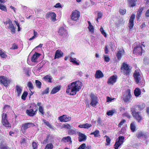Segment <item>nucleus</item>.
<instances>
[{
	"mask_svg": "<svg viewBox=\"0 0 149 149\" xmlns=\"http://www.w3.org/2000/svg\"><path fill=\"white\" fill-rule=\"evenodd\" d=\"M125 120H123L119 124L118 126L119 127H121V126L125 123Z\"/></svg>",
	"mask_w": 149,
	"mask_h": 149,
	"instance_id": "nucleus-59",
	"label": "nucleus"
},
{
	"mask_svg": "<svg viewBox=\"0 0 149 149\" xmlns=\"http://www.w3.org/2000/svg\"><path fill=\"white\" fill-rule=\"evenodd\" d=\"M84 124V128L88 129L90 127H91L92 125L91 124L88 123H85Z\"/></svg>",
	"mask_w": 149,
	"mask_h": 149,
	"instance_id": "nucleus-54",
	"label": "nucleus"
},
{
	"mask_svg": "<svg viewBox=\"0 0 149 149\" xmlns=\"http://www.w3.org/2000/svg\"><path fill=\"white\" fill-rule=\"evenodd\" d=\"M53 148V146L52 143L48 144L46 146L45 149H52Z\"/></svg>",
	"mask_w": 149,
	"mask_h": 149,
	"instance_id": "nucleus-37",
	"label": "nucleus"
},
{
	"mask_svg": "<svg viewBox=\"0 0 149 149\" xmlns=\"http://www.w3.org/2000/svg\"><path fill=\"white\" fill-rule=\"evenodd\" d=\"M133 76L136 84H139L140 85H144L145 82L144 80H141V77L138 70H135Z\"/></svg>",
	"mask_w": 149,
	"mask_h": 149,
	"instance_id": "nucleus-2",
	"label": "nucleus"
},
{
	"mask_svg": "<svg viewBox=\"0 0 149 149\" xmlns=\"http://www.w3.org/2000/svg\"><path fill=\"white\" fill-rule=\"evenodd\" d=\"M117 77L114 75L112 76L109 78L107 81L108 84H113L116 81L117 79Z\"/></svg>",
	"mask_w": 149,
	"mask_h": 149,
	"instance_id": "nucleus-16",
	"label": "nucleus"
},
{
	"mask_svg": "<svg viewBox=\"0 0 149 149\" xmlns=\"http://www.w3.org/2000/svg\"><path fill=\"white\" fill-rule=\"evenodd\" d=\"M100 30L101 32V33L105 37H106V34L104 32V30L103 29V28L102 27H101L100 29Z\"/></svg>",
	"mask_w": 149,
	"mask_h": 149,
	"instance_id": "nucleus-48",
	"label": "nucleus"
},
{
	"mask_svg": "<svg viewBox=\"0 0 149 149\" xmlns=\"http://www.w3.org/2000/svg\"><path fill=\"white\" fill-rule=\"evenodd\" d=\"M136 136L137 138L139 139L143 138L144 139H146L148 137L146 133L144 132H143L142 131L138 132L136 134Z\"/></svg>",
	"mask_w": 149,
	"mask_h": 149,
	"instance_id": "nucleus-12",
	"label": "nucleus"
},
{
	"mask_svg": "<svg viewBox=\"0 0 149 149\" xmlns=\"http://www.w3.org/2000/svg\"><path fill=\"white\" fill-rule=\"evenodd\" d=\"M143 46L144 47V45L143 44H139V45L135 47L133 50V53L135 54L136 55H141L142 53L143 52V50L142 49V46Z\"/></svg>",
	"mask_w": 149,
	"mask_h": 149,
	"instance_id": "nucleus-4",
	"label": "nucleus"
},
{
	"mask_svg": "<svg viewBox=\"0 0 149 149\" xmlns=\"http://www.w3.org/2000/svg\"><path fill=\"white\" fill-rule=\"evenodd\" d=\"M43 79L45 80V81L47 82L50 83L52 82V76L49 75H46L44 77Z\"/></svg>",
	"mask_w": 149,
	"mask_h": 149,
	"instance_id": "nucleus-23",
	"label": "nucleus"
},
{
	"mask_svg": "<svg viewBox=\"0 0 149 149\" xmlns=\"http://www.w3.org/2000/svg\"><path fill=\"white\" fill-rule=\"evenodd\" d=\"M127 95L124 98V100L125 102L128 101L130 100V97H131V95L130 94V91H128L126 92Z\"/></svg>",
	"mask_w": 149,
	"mask_h": 149,
	"instance_id": "nucleus-20",
	"label": "nucleus"
},
{
	"mask_svg": "<svg viewBox=\"0 0 149 149\" xmlns=\"http://www.w3.org/2000/svg\"><path fill=\"white\" fill-rule=\"evenodd\" d=\"M119 12L120 14L122 15H124L126 13V10L125 9H120L119 10Z\"/></svg>",
	"mask_w": 149,
	"mask_h": 149,
	"instance_id": "nucleus-45",
	"label": "nucleus"
},
{
	"mask_svg": "<svg viewBox=\"0 0 149 149\" xmlns=\"http://www.w3.org/2000/svg\"><path fill=\"white\" fill-rule=\"evenodd\" d=\"M145 106V104H142L139 105H136L135 106V108H133L134 109L136 110H141L143 109Z\"/></svg>",
	"mask_w": 149,
	"mask_h": 149,
	"instance_id": "nucleus-22",
	"label": "nucleus"
},
{
	"mask_svg": "<svg viewBox=\"0 0 149 149\" xmlns=\"http://www.w3.org/2000/svg\"><path fill=\"white\" fill-rule=\"evenodd\" d=\"M2 123L3 125L6 127H11L10 123L7 120H4L2 122Z\"/></svg>",
	"mask_w": 149,
	"mask_h": 149,
	"instance_id": "nucleus-29",
	"label": "nucleus"
},
{
	"mask_svg": "<svg viewBox=\"0 0 149 149\" xmlns=\"http://www.w3.org/2000/svg\"><path fill=\"white\" fill-rule=\"evenodd\" d=\"M78 132L77 131V130L73 128L72 129H70L68 131V133L70 135H73L75 134L77 132Z\"/></svg>",
	"mask_w": 149,
	"mask_h": 149,
	"instance_id": "nucleus-27",
	"label": "nucleus"
},
{
	"mask_svg": "<svg viewBox=\"0 0 149 149\" xmlns=\"http://www.w3.org/2000/svg\"><path fill=\"white\" fill-rule=\"evenodd\" d=\"M77 134H78L79 141L81 142L82 141H85L86 139V136L80 132H77Z\"/></svg>",
	"mask_w": 149,
	"mask_h": 149,
	"instance_id": "nucleus-14",
	"label": "nucleus"
},
{
	"mask_svg": "<svg viewBox=\"0 0 149 149\" xmlns=\"http://www.w3.org/2000/svg\"><path fill=\"white\" fill-rule=\"evenodd\" d=\"M63 55V53L60 50H57L55 54L54 59L62 57Z\"/></svg>",
	"mask_w": 149,
	"mask_h": 149,
	"instance_id": "nucleus-17",
	"label": "nucleus"
},
{
	"mask_svg": "<svg viewBox=\"0 0 149 149\" xmlns=\"http://www.w3.org/2000/svg\"><path fill=\"white\" fill-rule=\"evenodd\" d=\"M103 57L105 62H108L109 61L110 59L108 55L103 54Z\"/></svg>",
	"mask_w": 149,
	"mask_h": 149,
	"instance_id": "nucleus-36",
	"label": "nucleus"
},
{
	"mask_svg": "<svg viewBox=\"0 0 149 149\" xmlns=\"http://www.w3.org/2000/svg\"><path fill=\"white\" fill-rule=\"evenodd\" d=\"M15 89L16 95L18 97L19 96L22 91V87L18 85H16Z\"/></svg>",
	"mask_w": 149,
	"mask_h": 149,
	"instance_id": "nucleus-18",
	"label": "nucleus"
},
{
	"mask_svg": "<svg viewBox=\"0 0 149 149\" xmlns=\"http://www.w3.org/2000/svg\"><path fill=\"white\" fill-rule=\"evenodd\" d=\"M141 92L140 89L139 88H136L134 91V93L135 96H139L141 94Z\"/></svg>",
	"mask_w": 149,
	"mask_h": 149,
	"instance_id": "nucleus-25",
	"label": "nucleus"
},
{
	"mask_svg": "<svg viewBox=\"0 0 149 149\" xmlns=\"http://www.w3.org/2000/svg\"><path fill=\"white\" fill-rule=\"evenodd\" d=\"M27 86L30 89H33V85L31 81L28 82Z\"/></svg>",
	"mask_w": 149,
	"mask_h": 149,
	"instance_id": "nucleus-46",
	"label": "nucleus"
},
{
	"mask_svg": "<svg viewBox=\"0 0 149 149\" xmlns=\"http://www.w3.org/2000/svg\"><path fill=\"white\" fill-rule=\"evenodd\" d=\"M104 76L102 72L100 70H97L95 74V77L96 78L99 79L102 78Z\"/></svg>",
	"mask_w": 149,
	"mask_h": 149,
	"instance_id": "nucleus-19",
	"label": "nucleus"
},
{
	"mask_svg": "<svg viewBox=\"0 0 149 149\" xmlns=\"http://www.w3.org/2000/svg\"><path fill=\"white\" fill-rule=\"evenodd\" d=\"M35 126V125L33 123H26L22 124V129L23 130H26L27 128L31 127H33Z\"/></svg>",
	"mask_w": 149,
	"mask_h": 149,
	"instance_id": "nucleus-13",
	"label": "nucleus"
},
{
	"mask_svg": "<svg viewBox=\"0 0 149 149\" xmlns=\"http://www.w3.org/2000/svg\"><path fill=\"white\" fill-rule=\"evenodd\" d=\"M118 140L117 139L114 145V148L118 149V148L121 145L123 142L124 138L123 136H120L118 137Z\"/></svg>",
	"mask_w": 149,
	"mask_h": 149,
	"instance_id": "nucleus-9",
	"label": "nucleus"
},
{
	"mask_svg": "<svg viewBox=\"0 0 149 149\" xmlns=\"http://www.w3.org/2000/svg\"><path fill=\"white\" fill-rule=\"evenodd\" d=\"M59 120L61 122H64V115L59 117Z\"/></svg>",
	"mask_w": 149,
	"mask_h": 149,
	"instance_id": "nucleus-63",
	"label": "nucleus"
},
{
	"mask_svg": "<svg viewBox=\"0 0 149 149\" xmlns=\"http://www.w3.org/2000/svg\"><path fill=\"white\" fill-rule=\"evenodd\" d=\"M54 7L55 8H61V5L60 3H58L54 6Z\"/></svg>",
	"mask_w": 149,
	"mask_h": 149,
	"instance_id": "nucleus-61",
	"label": "nucleus"
},
{
	"mask_svg": "<svg viewBox=\"0 0 149 149\" xmlns=\"http://www.w3.org/2000/svg\"><path fill=\"white\" fill-rule=\"evenodd\" d=\"M32 147L33 149H37L38 144L37 143L35 142H33L32 143Z\"/></svg>",
	"mask_w": 149,
	"mask_h": 149,
	"instance_id": "nucleus-44",
	"label": "nucleus"
},
{
	"mask_svg": "<svg viewBox=\"0 0 149 149\" xmlns=\"http://www.w3.org/2000/svg\"><path fill=\"white\" fill-rule=\"evenodd\" d=\"M49 88H47L46 89H45L44 91H43L42 94V95L45 94H47L49 93Z\"/></svg>",
	"mask_w": 149,
	"mask_h": 149,
	"instance_id": "nucleus-52",
	"label": "nucleus"
},
{
	"mask_svg": "<svg viewBox=\"0 0 149 149\" xmlns=\"http://www.w3.org/2000/svg\"><path fill=\"white\" fill-rule=\"evenodd\" d=\"M35 108L26 110V113L27 115L30 116H33L35 115L36 113L37 109H36V105L35 104L34 106Z\"/></svg>",
	"mask_w": 149,
	"mask_h": 149,
	"instance_id": "nucleus-8",
	"label": "nucleus"
},
{
	"mask_svg": "<svg viewBox=\"0 0 149 149\" xmlns=\"http://www.w3.org/2000/svg\"><path fill=\"white\" fill-rule=\"evenodd\" d=\"M123 52V51L122 50L118 51L116 54V56L118 60H120V59L122 57V55Z\"/></svg>",
	"mask_w": 149,
	"mask_h": 149,
	"instance_id": "nucleus-32",
	"label": "nucleus"
},
{
	"mask_svg": "<svg viewBox=\"0 0 149 149\" xmlns=\"http://www.w3.org/2000/svg\"><path fill=\"white\" fill-rule=\"evenodd\" d=\"M105 136L106 137V141L107 142V144H106V145H109L111 140L109 138L108 136Z\"/></svg>",
	"mask_w": 149,
	"mask_h": 149,
	"instance_id": "nucleus-49",
	"label": "nucleus"
},
{
	"mask_svg": "<svg viewBox=\"0 0 149 149\" xmlns=\"http://www.w3.org/2000/svg\"><path fill=\"white\" fill-rule=\"evenodd\" d=\"M121 70V72L126 75L129 74L130 72V69L129 68L128 65L125 63H123L122 65Z\"/></svg>",
	"mask_w": 149,
	"mask_h": 149,
	"instance_id": "nucleus-3",
	"label": "nucleus"
},
{
	"mask_svg": "<svg viewBox=\"0 0 149 149\" xmlns=\"http://www.w3.org/2000/svg\"><path fill=\"white\" fill-rule=\"evenodd\" d=\"M132 113L133 117L136 118L139 122L141 120L142 117L140 114V112L138 111L136 112V110L133 108H131Z\"/></svg>",
	"mask_w": 149,
	"mask_h": 149,
	"instance_id": "nucleus-6",
	"label": "nucleus"
},
{
	"mask_svg": "<svg viewBox=\"0 0 149 149\" xmlns=\"http://www.w3.org/2000/svg\"><path fill=\"white\" fill-rule=\"evenodd\" d=\"M62 140L65 142L66 141L69 142L70 143H72V142L71 138L70 136L64 137L63 138Z\"/></svg>",
	"mask_w": 149,
	"mask_h": 149,
	"instance_id": "nucleus-28",
	"label": "nucleus"
},
{
	"mask_svg": "<svg viewBox=\"0 0 149 149\" xmlns=\"http://www.w3.org/2000/svg\"><path fill=\"white\" fill-rule=\"evenodd\" d=\"M1 149H9V148L4 145H1L0 147Z\"/></svg>",
	"mask_w": 149,
	"mask_h": 149,
	"instance_id": "nucleus-64",
	"label": "nucleus"
},
{
	"mask_svg": "<svg viewBox=\"0 0 149 149\" xmlns=\"http://www.w3.org/2000/svg\"><path fill=\"white\" fill-rule=\"evenodd\" d=\"M0 56L2 58H6L7 56L6 54L1 50H0Z\"/></svg>",
	"mask_w": 149,
	"mask_h": 149,
	"instance_id": "nucleus-41",
	"label": "nucleus"
},
{
	"mask_svg": "<svg viewBox=\"0 0 149 149\" xmlns=\"http://www.w3.org/2000/svg\"><path fill=\"white\" fill-rule=\"evenodd\" d=\"M8 28L11 30V32L12 33H14L15 32L16 28L13 25L9 26Z\"/></svg>",
	"mask_w": 149,
	"mask_h": 149,
	"instance_id": "nucleus-34",
	"label": "nucleus"
},
{
	"mask_svg": "<svg viewBox=\"0 0 149 149\" xmlns=\"http://www.w3.org/2000/svg\"><path fill=\"white\" fill-rule=\"evenodd\" d=\"M64 122H66L71 120V118L69 116L66 115H64Z\"/></svg>",
	"mask_w": 149,
	"mask_h": 149,
	"instance_id": "nucleus-39",
	"label": "nucleus"
},
{
	"mask_svg": "<svg viewBox=\"0 0 149 149\" xmlns=\"http://www.w3.org/2000/svg\"><path fill=\"white\" fill-rule=\"evenodd\" d=\"M40 54L37 53L35 52L34 54L31 57V61L33 62H36V60L38 57H39L40 56Z\"/></svg>",
	"mask_w": 149,
	"mask_h": 149,
	"instance_id": "nucleus-21",
	"label": "nucleus"
},
{
	"mask_svg": "<svg viewBox=\"0 0 149 149\" xmlns=\"http://www.w3.org/2000/svg\"><path fill=\"white\" fill-rule=\"evenodd\" d=\"M0 82L5 86H7L10 83V81L4 76H1L0 77Z\"/></svg>",
	"mask_w": 149,
	"mask_h": 149,
	"instance_id": "nucleus-10",
	"label": "nucleus"
},
{
	"mask_svg": "<svg viewBox=\"0 0 149 149\" xmlns=\"http://www.w3.org/2000/svg\"><path fill=\"white\" fill-rule=\"evenodd\" d=\"M7 119V115L6 114L3 113L2 114V121L1 122H3L4 120H5Z\"/></svg>",
	"mask_w": 149,
	"mask_h": 149,
	"instance_id": "nucleus-42",
	"label": "nucleus"
},
{
	"mask_svg": "<svg viewBox=\"0 0 149 149\" xmlns=\"http://www.w3.org/2000/svg\"><path fill=\"white\" fill-rule=\"evenodd\" d=\"M90 97L91 98L90 105L93 107H95L98 103L97 97L93 93H91Z\"/></svg>",
	"mask_w": 149,
	"mask_h": 149,
	"instance_id": "nucleus-7",
	"label": "nucleus"
},
{
	"mask_svg": "<svg viewBox=\"0 0 149 149\" xmlns=\"http://www.w3.org/2000/svg\"><path fill=\"white\" fill-rule=\"evenodd\" d=\"M44 123L46 124V125L48 126L49 128H51L52 127L51 125L49 124V123L47 121H46L45 120H44Z\"/></svg>",
	"mask_w": 149,
	"mask_h": 149,
	"instance_id": "nucleus-58",
	"label": "nucleus"
},
{
	"mask_svg": "<svg viewBox=\"0 0 149 149\" xmlns=\"http://www.w3.org/2000/svg\"><path fill=\"white\" fill-rule=\"evenodd\" d=\"M114 98H111L109 97H107V102H111L114 99Z\"/></svg>",
	"mask_w": 149,
	"mask_h": 149,
	"instance_id": "nucleus-56",
	"label": "nucleus"
},
{
	"mask_svg": "<svg viewBox=\"0 0 149 149\" xmlns=\"http://www.w3.org/2000/svg\"><path fill=\"white\" fill-rule=\"evenodd\" d=\"M56 14L54 12L51 13V16L50 17H51V19L54 22L56 20Z\"/></svg>",
	"mask_w": 149,
	"mask_h": 149,
	"instance_id": "nucleus-31",
	"label": "nucleus"
},
{
	"mask_svg": "<svg viewBox=\"0 0 149 149\" xmlns=\"http://www.w3.org/2000/svg\"><path fill=\"white\" fill-rule=\"evenodd\" d=\"M61 87L60 86H57L54 88L52 91L51 93L54 94L58 92L60 89Z\"/></svg>",
	"mask_w": 149,
	"mask_h": 149,
	"instance_id": "nucleus-24",
	"label": "nucleus"
},
{
	"mask_svg": "<svg viewBox=\"0 0 149 149\" xmlns=\"http://www.w3.org/2000/svg\"><path fill=\"white\" fill-rule=\"evenodd\" d=\"M58 34L59 36L62 37L63 38H66L68 36V33L66 30L62 27L59 28Z\"/></svg>",
	"mask_w": 149,
	"mask_h": 149,
	"instance_id": "nucleus-5",
	"label": "nucleus"
},
{
	"mask_svg": "<svg viewBox=\"0 0 149 149\" xmlns=\"http://www.w3.org/2000/svg\"><path fill=\"white\" fill-rule=\"evenodd\" d=\"M104 52L106 54H107L109 53V51L107 45H106L105 47Z\"/></svg>",
	"mask_w": 149,
	"mask_h": 149,
	"instance_id": "nucleus-57",
	"label": "nucleus"
},
{
	"mask_svg": "<svg viewBox=\"0 0 149 149\" xmlns=\"http://www.w3.org/2000/svg\"><path fill=\"white\" fill-rule=\"evenodd\" d=\"M39 111L43 115L44 114V112H43V108L42 106H40L39 108Z\"/></svg>",
	"mask_w": 149,
	"mask_h": 149,
	"instance_id": "nucleus-60",
	"label": "nucleus"
},
{
	"mask_svg": "<svg viewBox=\"0 0 149 149\" xmlns=\"http://www.w3.org/2000/svg\"><path fill=\"white\" fill-rule=\"evenodd\" d=\"M49 139V136L47 135V136L46 137L45 139L43 141V144H46L48 142V140Z\"/></svg>",
	"mask_w": 149,
	"mask_h": 149,
	"instance_id": "nucleus-55",
	"label": "nucleus"
},
{
	"mask_svg": "<svg viewBox=\"0 0 149 149\" xmlns=\"http://www.w3.org/2000/svg\"><path fill=\"white\" fill-rule=\"evenodd\" d=\"M144 63L145 64H148L149 63V59L148 57H145L144 59Z\"/></svg>",
	"mask_w": 149,
	"mask_h": 149,
	"instance_id": "nucleus-47",
	"label": "nucleus"
},
{
	"mask_svg": "<svg viewBox=\"0 0 149 149\" xmlns=\"http://www.w3.org/2000/svg\"><path fill=\"white\" fill-rule=\"evenodd\" d=\"M99 134V131L98 130H96L95 132L91 133V134H93L94 135L95 137H97L98 135Z\"/></svg>",
	"mask_w": 149,
	"mask_h": 149,
	"instance_id": "nucleus-40",
	"label": "nucleus"
},
{
	"mask_svg": "<svg viewBox=\"0 0 149 149\" xmlns=\"http://www.w3.org/2000/svg\"><path fill=\"white\" fill-rule=\"evenodd\" d=\"M64 127L70 130L71 128L72 127H71L70 125L69 124L65 125Z\"/></svg>",
	"mask_w": 149,
	"mask_h": 149,
	"instance_id": "nucleus-62",
	"label": "nucleus"
},
{
	"mask_svg": "<svg viewBox=\"0 0 149 149\" xmlns=\"http://www.w3.org/2000/svg\"><path fill=\"white\" fill-rule=\"evenodd\" d=\"M0 9L4 11H6L7 10L6 6L1 4H0Z\"/></svg>",
	"mask_w": 149,
	"mask_h": 149,
	"instance_id": "nucleus-50",
	"label": "nucleus"
},
{
	"mask_svg": "<svg viewBox=\"0 0 149 149\" xmlns=\"http://www.w3.org/2000/svg\"><path fill=\"white\" fill-rule=\"evenodd\" d=\"M81 82L79 81H76L68 85V88L67 89L66 92L68 93L69 90H71L70 95H75L77 92L79 91L81 88L80 85Z\"/></svg>",
	"mask_w": 149,
	"mask_h": 149,
	"instance_id": "nucleus-1",
	"label": "nucleus"
},
{
	"mask_svg": "<svg viewBox=\"0 0 149 149\" xmlns=\"http://www.w3.org/2000/svg\"><path fill=\"white\" fill-rule=\"evenodd\" d=\"M80 17V12L77 10L73 12L70 15L71 19L72 20L76 21Z\"/></svg>",
	"mask_w": 149,
	"mask_h": 149,
	"instance_id": "nucleus-11",
	"label": "nucleus"
},
{
	"mask_svg": "<svg viewBox=\"0 0 149 149\" xmlns=\"http://www.w3.org/2000/svg\"><path fill=\"white\" fill-rule=\"evenodd\" d=\"M35 83L36 86L38 88H41V86L42 83L39 81L36 80Z\"/></svg>",
	"mask_w": 149,
	"mask_h": 149,
	"instance_id": "nucleus-33",
	"label": "nucleus"
},
{
	"mask_svg": "<svg viewBox=\"0 0 149 149\" xmlns=\"http://www.w3.org/2000/svg\"><path fill=\"white\" fill-rule=\"evenodd\" d=\"M135 17V16L134 15H132L131 16L129 20V27L130 29H131L133 28L134 24V21Z\"/></svg>",
	"mask_w": 149,
	"mask_h": 149,
	"instance_id": "nucleus-15",
	"label": "nucleus"
},
{
	"mask_svg": "<svg viewBox=\"0 0 149 149\" xmlns=\"http://www.w3.org/2000/svg\"><path fill=\"white\" fill-rule=\"evenodd\" d=\"M76 58H73L71 56L70 57V62H72L77 65H79V64L76 60Z\"/></svg>",
	"mask_w": 149,
	"mask_h": 149,
	"instance_id": "nucleus-30",
	"label": "nucleus"
},
{
	"mask_svg": "<svg viewBox=\"0 0 149 149\" xmlns=\"http://www.w3.org/2000/svg\"><path fill=\"white\" fill-rule=\"evenodd\" d=\"M88 28L90 31L92 32H93L94 28V27L93 26H92V25H89Z\"/></svg>",
	"mask_w": 149,
	"mask_h": 149,
	"instance_id": "nucleus-51",
	"label": "nucleus"
},
{
	"mask_svg": "<svg viewBox=\"0 0 149 149\" xmlns=\"http://www.w3.org/2000/svg\"><path fill=\"white\" fill-rule=\"evenodd\" d=\"M137 0H128L129 6L130 7H133L136 4V2Z\"/></svg>",
	"mask_w": 149,
	"mask_h": 149,
	"instance_id": "nucleus-26",
	"label": "nucleus"
},
{
	"mask_svg": "<svg viewBox=\"0 0 149 149\" xmlns=\"http://www.w3.org/2000/svg\"><path fill=\"white\" fill-rule=\"evenodd\" d=\"M130 129L133 132L135 131L136 127L134 123H132L130 124Z\"/></svg>",
	"mask_w": 149,
	"mask_h": 149,
	"instance_id": "nucleus-35",
	"label": "nucleus"
},
{
	"mask_svg": "<svg viewBox=\"0 0 149 149\" xmlns=\"http://www.w3.org/2000/svg\"><path fill=\"white\" fill-rule=\"evenodd\" d=\"M86 147V144L83 143L81 144L77 149H84Z\"/></svg>",
	"mask_w": 149,
	"mask_h": 149,
	"instance_id": "nucleus-53",
	"label": "nucleus"
},
{
	"mask_svg": "<svg viewBox=\"0 0 149 149\" xmlns=\"http://www.w3.org/2000/svg\"><path fill=\"white\" fill-rule=\"evenodd\" d=\"M115 111L114 110H111L108 111L107 113V114L108 116H112L115 113Z\"/></svg>",
	"mask_w": 149,
	"mask_h": 149,
	"instance_id": "nucleus-43",
	"label": "nucleus"
},
{
	"mask_svg": "<svg viewBox=\"0 0 149 149\" xmlns=\"http://www.w3.org/2000/svg\"><path fill=\"white\" fill-rule=\"evenodd\" d=\"M28 94V93L27 92L24 91L21 97L22 99L25 100L26 99V97H27Z\"/></svg>",
	"mask_w": 149,
	"mask_h": 149,
	"instance_id": "nucleus-38",
	"label": "nucleus"
}]
</instances>
